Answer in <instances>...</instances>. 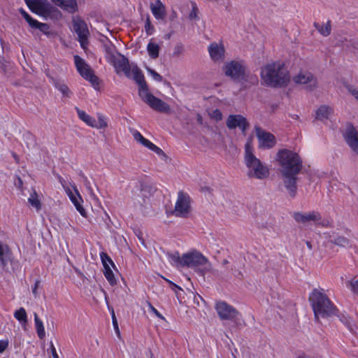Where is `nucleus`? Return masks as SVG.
Here are the masks:
<instances>
[{
    "label": "nucleus",
    "instance_id": "f257e3e1",
    "mask_svg": "<svg viewBox=\"0 0 358 358\" xmlns=\"http://www.w3.org/2000/svg\"><path fill=\"white\" fill-rule=\"evenodd\" d=\"M131 74L133 79L138 85V95L141 99L155 111L169 113L171 110L169 105L149 92L144 75L136 65L131 69Z\"/></svg>",
    "mask_w": 358,
    "mask_h": 358
},
{
    "label": "nucleus",
    "instance_id": "f03ea898",
    "mask_svg": "<svg viewBox=\"0 0 358 358\" xmlns=\"http://www.w3.org/2000/svg\"><path fill=\"white\" fill-rule=\"evenodd\" d=\"M264 83L268 87H282L290 80L289 71L283 62H274L267 64L261 71Z\"/></svg>",
    "mask_w": 358,
    "mask_h": 358
},
{
    "label": "nucleus",
    "instance_id": "7ed1b4c3",
    "mask_svg": "<svg viewBox=\"0 0 358 358\" xmlns=\"http://www.w3.org/2000/svg\"><path fill=\"white\" fill-rule=\"evenodd\" d=\"M309 301L317 321H319L320 317H331L337 315L338 313V309L331 301L327 295L317 289H314L312 291L309 296Z\"/></svg>",
    "mask_w": 358,
    "mask_h": 358
},
{
    "label": "nucleus",
    "instance_id": "20e7f679",
    "mask_svg": "<svg viewBox=\"0 0 358 358\" xmlns=\"http://www.w3.org/2000/svg\"><path fill=\"white\" fill-rule=\"evenodd\" d=\"M276 160L280 166L282 175H297L303 167V162L298 153L287 149L278 150Z\"/></svg>",
    "mask_w": 358,
    "mask_h": 358
},
{
    "label": "nucleus",
    "instance_id": "39448f33",
    "mask_svg": "<svg viewBox=\"0 0 358 358\" xmlns=\"http://www.w3.org/2000/svg\"><path fill=\"white\" fill-rule=\"evenodd\" d=\"M244 159L245 166L248 169V176L250 178L264 180L268 177L269 168L252 153V148L250 143H247L245 145Z\"/></svg>",
    "mask_w": 358,
    "mask_h": 358
},
{
    "label": "nucleus",
    "instance_id": "423d86ee",
    "mask_svg": "<svg viewBox=\"0 0 358 358\" xmlns=\"http://www.w3.org/2000/svg\"><path fill=\"white\" fill-rule=\"evenodd\" d=\"M75 66L79 74L89 81L94 88L99 86V79L94 74V70L79 55L73 57Z\"/></svg>",
    "mask_w": 358,
    "mask_h": 358
},
{
    "label": "nucleus",
    "instance_id": "0eeeda50",
    "mask_svg": "<svg viewBox=\"0 0 358 358\" xmlns=\"http://www.w3.org/2000/svg\"><path fill=\"white\" fill-rule=\"evenodd\" d=\"M226 76L235 82H243L247 80L245 67L241 62L231 61L227 62L222 69Z\"/></svg>",
    "mask_w": 358,
    "mask_h": 358
},
{
    "label": "nucleus",
    "instance_id": "6e6552de",
    "mask_svg": "<svg viewBox=\"0 0 358 358\" xmlns=\"http://www.w3.org/2000/svg\"><path fill=\"white\" fill-rule=\"evenodd\" d=\"M293 217L296 222L302 224H306L308 222L313 221L316 225L327 227L329 223L327 220H322L321 214L315 210L310 211L308 213L295 212L293 213Z\"/></svg>",
    "mask_w": 358,
    "mask_h": 358
},
{
    "label": "nucleus",
    "instance_id": "1a4fd4ad",
    "mask_svg": "<svg viewBox=\"0 0 358 358\" xmlns=\"http://www.w3.org/2000/svg\"><path fill=\"white\" fill-rule=\"evenodd\" d=\"M73 27L78 34V41L81 47L85 49L88 44V37L90 36L86 22L80 17L76 16L73 19Z\"/></svg>",
    "mask_w": 358,
    "mask_h": 358
},
{
    "label": "nucleus",
    "instance_id": "9d476101",
    "mask_svg": "<svg viewBox=\"0 0 358 358\" xmlns=\"http://www.w3.org/2000/svg\"><path fill=\"white\" fill-rule=\"evenodd\" d=\"M190 210L189 196L183 191H180L175 205L174 214L177 217H185L190 212Z\"/></svg>",
    "mask_w": 358,
    "mask_h": 358
},
{
    "label": "nucleus",
    "instance_id": "9b49d317",
    "mask_svg": "<svg viewBox=\"0 0 358 358\" xmlns=\"http://www.w3.org/2000/svg\"><path fill=\"white\" fill-rule=\"evenodd\" d=\"M215 310L222 320H228L235 322L238 316H241L240 313L235 308L224 301L217 302Z\"/></svg>",
    "mask_w": 358,
    "mask_h": 358
},
{
    "label": "nucleus",
    "instance_id": "f8f14e48",
    "mask_svg": "<svg viewBox=\"0 0 358 358\" xmlns=\"http://www.w3.org/2000/svg\"><path fill=\"white\" fill-rule=\"evenodd\" d=\"M208 259L201 252H193L183 255V267L196 268L199 266L207 264Z\"/></svg>",
    "mask_w": 358,
    "mask_h": 358
},
{
    "label": "nucleus",
    "instance_id": "ddd939ff",
    "mask_svg": "<svg viewBox=\"0 0 358 358\" xmlns=\"http://www.w3.org/2000/svg\"><path fill=\"white\" fill-rule=\"evenodd\" d=\"M226 125L229 129L239 128L243 135L246 134L250 127L248 120L242 115H229L226 120Z\"/></svg>",
    "mask_w": 358,
    "mask_h": 358
},
{
    "label": "nucleus",
    "instance_id": "4468645a",
    "mask_svg": "<svg viewBox=\"0 0 358 358\" xmlns=\"http://www.w3.org/2000/svg\"><path fill=\"white\" fill-rule=\"evenodd\" d=\"M26 3L32 12L41 15H49L54 9L47 0H26Z\"/></svg>",
    "mask_w": 358,
    "mask_h": 358
},
{
    "label": "nucleus",
    "instance_id": "2eb2a0df",
    "mask_svg": "<svg viewBox=\"0 0 358 358\" xmlns=\"http://www.w3.org/2000/svg\"><path fill=\"white\" fill-rule=\"evenodd\" d=\"M256 136L259 141V146L270 149L276 144L275 137L270 132H267L259 126L255 127Z\"/></svg>",
    "mask_w": 358,
    "mask_h": 358
},
{
    "label": "nucleus",
    "instance_id": "dca6fc26",
    "mask_svg": "<svg viewBox=\"0 0 358 358\" xmlns=\"http://www.w3.org/2000/svg\"><path fill=\"white\" fill-rule=\"evenodd\" d=\"M110 62L113 64L117 73L122 72L127 78H131V68L129 65V60L124 55H119L118 56H115V55H111Z\"/></svg>",
    "mask_w": 358,
    "mask_h": 358
},
{
    "label": "nucleus",
    "instance_id": "f3484780",
    "mask_svg": "<svg viewBox=\"0 0 358 358\" xmlns=\"http://www.w3.org/2000/svg\"><path fill=\"white\" fill-rule=\"evenodd\" d=\"M343 136L349 147L358 155V131L352 123L347 124Z\"/></svg>",
    "mask_w": 358,
    "mask_h": 358
},
{
    "label": "nucleus",
    "instance_id": "a211bd4d",
    "mask_svg": "<svg viewBox=\"0 0 358 358\" xmlns=\"http://www.w3.org/2000/svg\"><path fill=\"white\" fill-rule=\"evenodd\" d=\"M296 83L307 84L308 88L313 90L317 87V78L310 72H301L294 78Z\"/></svg>",
    "mask_w": 358,
    "mask_h": 358
},
{
    "label": "nucleus",
    "instance_id": "6ab92c4d",
    "mask_svg": "<svg viewBox=\"0 0 358 358\" xmlns=\"http://www.w3.org/2000/svg\"><path fill=\"white\" fill-rule=\"evenodd\" d=\"M208 52L213 62L222 61L224 59L225 50L222 43H210L208 46Z\"/></svg>",
    "mask_w": 358,
    "mask_h": 358
},
{
    "label": "nucleus",
    "instance_id": "aec40b11",
    "mask_svg": "<svg viewBox=\"0 0 358 358\" xmlns=\"http://www.w3.org/2000/svg\"><path fill=\"white\" fill-rule=\"evenodd\" d=\"M283 178L284 185L289 192V194L291 197H295L296 194V175H282Z\"/></svg>",
    "mask_w": 358,
    "mask_h": 358
},
{
    "label": "nucleus",
    "instance_id": "412c9836",
    "mask_svg": "<svg viewBox=\"0 0 358 358\" xmlns=\"http://www.w3.org/2000/svg\"><path fill=\"white\" fill-rule=\"evenodd\" d=\"M56 6L69 13L73 14L78 11L76 0H51Z\"/></svg>",
    "mask_w": 358,
    "mask_h": 358
},
{
    "label": "nucleus",
    "instance_id": "4be33fe9",
    "mask_svg": "<svg viewBox=\"0 0 358 358\" xmlns=\"http://www.w3.org/2000/svg\"><path fill=\"white\" fill-rule=\"evenodd\" d=\"M157 190V188L154 184L146 181L140 182V191L144 203H145V199L152 196Z\"/></svg>",
    "mask_w": 358,
    "mask_h": 358
},
{
    "label": "nucleus",
    "instance_id": "5701e85b",
    "mask_svg": "<svg viewBox=\"0 0 358 358\" xmlns=\"http://www.w3.org/2000/svg\"><path fill=\"white\" fill-rule=\"evenodd\" d=\"M150 9L155 17L157 20H164L166 17V8L160 0H156L155 4L150 5Z\"/></svg>",
    "mask_w": 358,
    "mask_h": 358
},
{
    "label": "nucleus",
    "instance_id": "b1692460",
    "mask_svg": "<svg viewBox=\"0 0 358 358\" xmlns=\"http://www.w3.org/2000/svg\"><path fill=\"white\" fill-rule=\"evenodd\" d=\"M333 113L334 110L331 106L322 105L316 110L315 118L318 120L323 121L329 119Z\"/></svg>",
    "mask_w": 358,
    "mask_h": 358
},
{
    "label": "nucleus",
    "instance_id": "393cba45",
    "mask_svg": "<svg viewBox=\"0 0 358 358\" xmlns=\"http://www.w3.org/2000/svg\"><path fill=\"white\" fill-rule=\"evenodd\" d=\"M10 255L11 252L8 245H3L0 242V266L2 268H5L7 266Z\"/></svg>",
    "mask_w": 358,
    "mask_h": 358
},
{
    "label": "nucleus",
    "instance_id": "a878e982",
    "mask_svg": "<svg viewBox=\"0 0 358 358\" xmlns=\"http://www.w3.org/2000/svg\"><path fill=\"white\" fill-rule=\"evenodd\" d=\"M51 80L55 88L57 89L64 96L69 98L71 96V91L64 82L53 78H51Z\"/></svg>",
    "mask_w": 358,
    "mask_h": 358
},
{
    "label": "nucleus",
    "instance_id": "bb28decb",
    "mask_svg": "<svg viewBox=\"0 0 358 358\" xmlns=\"http://www.w3.org/2000/svg\"><path fill=\"white\" fill-rule=\"evenodd\" d=\"M313 25H314L315 28L318 31V32L324 36H327L331 34V20H328L325 24H320L318 22H314Z\"/></svg>",
    "mask_w": 358,
    "mask_h": 358
},
{
    "label": "nucleus",
    "instance_id": "cd10ccee",
    "mask_svg": "<svg viewBox=\"0 0 358 358\" xmlns=\"http://www.w3.org/2000/svg\"><path fill=\"white\" fill-rule=\"evenodd\" d=\"M329 242L343 248L348 247L350 244V240L343 236H331Z\"/></svg>",
    "mask_w": 358,
    "mask_h": 358
},
{
    "label": "nucleus",
    "instance_id": "c85d7f7f",
    "mask_svg": "<svg viewBox=\"0 0 358 358\" xmlns=\"http://www.w3.org/2000/svg\"><path fill=\"white\" fill-rule=\"evenodd\" d=\"M34 322L38 336L40 339H43L45 336V329L43 322L39 319L36 313H34Z\"/></svg>",
    "mask_w": 358,
    "mask_h": 358
},
{
    "label": "nucleus",
    "instance_id": "c756f323",
    "mask_svg": "<svg viewBox=\"0 0 358 358\" xmlns=\"http://www.w3.org/2000/svg\"><path fill=\"white\" fill-rule=\"evenodd\" d=\"M159 45L152 41L149 42L147 45L148 55L152 59H156L159 57Z\"/></svg>",
    "mask_w": 358,
    "mask_h": 358
},
{
    "label": "nucleus",
    "instance_id": "7c9ffc66",
    "mask_svg": "<svg viewBox=\"0 0 358 358\" xmlns=\"http://www.w3.org/2000/svg\"><path fill=\"white\" fill-rule=\"evenodd\" d=\"M76 110L77 111L78 117L88 126L93 127L94 118L87 115L85 111L79 109L78 108H76Z\"/></svg>",
    "mask_w": 358,
    "mask_h": 358
},
{
    "label": "nucleus",
    "instance_id": "2f4dec72",
    "mask_svg": "<svg viewBox=\"0 0 358 358\" xmlns=\"http://www.w3.org/2000/svg\"><path fill=\"white\" fill-rule=\"evenodd\" d=\"M14 317L17 320L22 324H26L27 323V315L24 308H20L14 313Z\"/></svg>",
    "mask_w": 358,
    "mask_h": 358
},
{
    "label": "nucleus",
    "instance_id": "473e14b6",
    "mask_svg": "<svg viewBox=\"0 0 358 358\" xmlns=\"http://www.w3.org/2000/svg\"><path fill=\"white\" fill-rule=\"evenodd\" d=\"M103 274L108 282L111 285H114L117 284V280L114 276L113 271L110 269L109 265H105L103 266Z\"/></svg>",
    "mask_w": 358,
    "mask_h": 358
},
{
    "label": "nucleus",
    "instance_id": "72a5a7b5",
    "mask_svg": "<svg viewBox=\"0 0 358 358\" xmlns=\"http://www.w3.org/2000/svg\"><path fill=\"white\" fill-rule=\"evenodd\" d=\"M169 258L172 261V264L179 268L183 267V255L180 257L179 253L177 252L174 254L169 255Z\"/></svg>",
    "mask_w": 358,
    "mask_h": 358
},
{
    "label": "nucleus",
    "instance_id": "f704fd0d",
    "mask_svg": "<svg viewBox=\"0 0 358 358\" xmlns=\"http://www.w3.org/2000/svg\"><path fill=\"white\" fill-rule=\"evenodd\" d=\"M31 28L33 29H38L40 30L42 33L45 34H50V26L46 23H43L37 21L36 20L35 22L32 25Z\"/></svg>",
    "mask_w": 358,
    "mask_h": 358
},
{
    "label": "nucleus",
    "instance_id": "c9c22d12",
    "mask_svg": "<svg viewBox=\"0 0 358 358\" xmlns=\"http://www.w3.org/2000/svg\"><path fill=\"white\" fill-rule=\"evenodd\" d=\"M69 197H70V199L71 201H72V203L74 204V206H76L77 210L83 215V216H85L86 215V212L84 209V208L82 206V205L80 203V202L78 201V198L73 195L71 192L69 194Z\"/></svg>",
    "mask_w": 358,
    "mask_h": 358
},
{
    "label": "nucleus",
    "instance_id": "e433bc0d",
    "mask_svg": "<svg viewBox=\"0 0 358 358\" xmlns=\"http://www.w3.org/2000/svg\"><path fill=\"white\" fill-rule=\"evenodd\" d=\"M107 126H108V124H107L106 121L105 120V118L103 115H99L97 121L94 119L93 127H95L97 129H105L107 127Z\"/></svg>",
    "mask_w": 358,
    "mask_h": 358
},
{
    "label": "nucleus",
    "instance_id": "4c0bfd02",
    "mask_svg": "<svg viewBox=\"0 0 358 358\" xmlns=\"http://www.w3.org/2000/svg\"><path fill=\"white\" fill-rule=\"evenodd\" d=\"M134 135V139L141 143L142 145H143L145 147H148V145L150 144V141L146 138H145L142 134L138 131H135L133 134Z\"/></svg>",
    "mask_w": 358,
    "mask_h": 358
},
{
    "label": "nucleus",
    "instance_id": "58836bf2",
    "mask_svg": "<svg viewBox=\"0 0 358 358\" xmlns=\"http://www.w3.org/2000/svg\"><path fill=\"white\" fill-rule=\"evenodd\" d=\"M100 257L103 266H105V265H109L110 264L113 267H115L114 262L107 253L101 252L100 253Z\"/></svg>",
    "mask_w": 358,
    "mask_h": 358
},
{
    "label": "nucleus",
    "instance_id": "ea45409f",
    "mask_svg": "<svg viewBox=\"0 0 358 358\" xmlns=\"http://www.w3.org/2000/svg\"><path fill=\"white\" fill-rule=\"evenodd\" d=\"M145 31L147 35H152L155 31V27L152 24L150 17L148 16L145 23Z\"/></svg>",
    "mask_w": 358,
    "mask_h": 358
},
{
    "label": "nucleus",
    "instance_id": "a19ab883",
    "mask_svg": "<svg viewBox=\"0 0 358 358\" xmlns=\"http://www.w3.org/2000/svg\"><path fill=\"white\" fill-rule=\"evenodd\" d=\"M19 12L22 15V17L27 22L29 25L31 27L36 20L32 18L23 8L19 9Z\"/></svg>",
    "mask_w": 358,
    "mask_h": 358
},
{
    "label": "nucleus",
    "instance_id": "79ce46f5",
    "mask_svg": "<svg viewBox=\"0 0 358 358\" xmlns=\"http://www.w3.org/2000/svg\"><path fill=\"white\" fill-rule=\"evenodd\" d=\"M210 117L215 121L218 122L222 119V113L219 109L213 110L209 113Z\"/></svg>",
    "mask_w": 358,
    "mask_h": 358
},
{
    "label": "nucleus",
    "instance_id": "37998d69",
    "mask_svg": "<svg viewBox=\"0 0 358 358\" xmlns=\"http://www.w3.org/2000/svg\"><path fill=\"white\" fill-rule=\"evenodd\" d=\"M146 69L148 72L151 75V76L157 82H162L163 80L162 76L160 74H159L157 71L149 67H147Z\"/></svg>",
    "mask_w": 358,
    "mask_h": 358
},
{
    "label": "nucleus",
    "instance_id": "c03bdc74",
    "mask_svg": "<svg viewBox=\"0 0 358 358\" xmlns=\"http://www.w3.org/2000/svg\"><path fill=\"white\" fill-rule=\"evenodd\" d=\"M184 51V48L182 44H177L173 49V57H179Z\"/></svg>",
    "mask_w": 358,
    "mask_h": 358
},
{
    "label": "nucleus",
    "instance_id": "a18cd8bd",
    "mask_svg": "<svg viewBox=\"0 0 358 358\" xmlns=\"http://www.w3.org/2000/svg\"><path fill=\"white\" fill-rule=\"evenodd\" d=\"M147 148L157 153L158 155L165 156L164 152L160 148L153 144L152 142L150 143Z\"/></svg>",
    "mask_w": 358,
    "mask_h": 358
},
{
    "label": "nucleus",
    "instance_id": "49530a36",
    "mask_svg": "<svg viewBox=\"0 0 358 358\" xmlns=\"http://www.w3.org/2000/svg\"><path fill=\"white\" fill-rule=\"evenodd\" d=\"M28 201L29 203H31V206L35 207L36 209L38 210L41 208V202L37 197L34 198L31 196L29 198Z\"/></svg>",
    "mask_w": 358,
    "mask_h": 358
},
{
    "label": "nucleus",
    "instance_id": "de8ad7c7",
    "mask_svg": "<svg viewBox=\"0 0 358 358\" xmlns=\"http://www.w3.org/2000/svg\"><path fill=\"white\" fill-rule=\"evenodd\" d=\"M148 304L151 312H152L158 318L165 320L164 317L150 302H148Z\"/></svg>",
    "mask_w": 358,
    "mask_h": 358
},
{
    "label": "nucleus",
    "instance_id": "09e8293b",
    "mask_svg": "<svg viewBox=\"0 0 358 358\" xmlns=\"http://www.w3.org/2000/svg\"><path fill=\"white\" fill-rule=\"evenodd\" d=\"M112 320H113V324L115 333L117 334V336L120 337V332L117 321V319L115 317L114 311H113V313H112Z\"/></svg>",
    "mask_w": 358,
    "mask_h": 358
},
{
    "label": "nucleus",
    "instance_id": "8fccbe9b",
    "mask_svg": "<svg viewBox=\"0 0 358 358\" xmlns=\"http://www.w3.org/2000/svg\"><path fill=\"white\" fill-rule=\"evenodd\" d=\"M8 344L9 342L8 339L0 341V353L3 352L7 349Z\"/></svg>",
    "mask_w": 358,
    "mask_h": 358
},
{
    "label": "nucleus",
    "instance_id": "3c124183",
    "mask_svg": "<svg viewBox=\"0 0 358 358\" xmlns=\"http://www.w3.org/2000/svg\"><path fill=\"white\" fill-rule=\"evenodd\" d=\"M198 8L194 3L193 5L192 10L190 12L189 17L190 20H194L197 17Z\"/></svg>",
    "mask_w": 358,
    "mask_h": 358
},
{
    "label": "nucleus",
    "instance_id": "603ef678",
    "mask_svg": "<svg viewBox=\"0 0 358 358\" xmlns=\"http://www.w3.org/2000/svg\"><path fill=\"white\" fill-rule=\"evenodd\" d=\"M350 287L352 291L358 295V280L355 281L350 282Z\"/></svg>",
    "mask_w": 358,
    "mask_h": 358
},
{
    "label": "nucleus",
    "instance_id": "864d4df0",
    "mask_svg": "<svg viewBox=\"0 0 358 358\" xmlns=\"http://www.w3.org/2000/svg\"><path fill=\"white\" fill-rule=\"evenodd\" d=\"M40 284H41V281L39 280H36L34 285L32 288V293L35 297H37L38 295L37 289L38 288Z\"/></svg>",
    "mask_w": 358,
    "mask_h": 358
},
{
    "label": "nucleus",
    "instance_id": "5fc2aeb1",
    "mask_svg": "<svg viewBox=\"0 0 358 358\" xmlns=\"http://www.w3.org/2000/svg\"><path fill=\"white\" fill-rule=\"evenodd\" d=\"M105 49H106L107 54L109 55V60L110 62L111 61V55H114L113 54V48H111L109 46H106Z\"/></svg>",
    "mask_w": 358,
    "mask_h": 358
},
{
    "label": "nucleus",
    "instance_id": "6e6d98bb",
    "mask_svg": "<svg viewBox=\"0 0 358 358\" xmlns=\"http://www.w3.org/2000/svg\"><path fill=\"white\" fill-rule=\"evenodd\" d=\"M169 283V285L171 286V288L173 290H176V289H181V288L178 286L176 284L173 283V282H171V280H169L167 279H165Z\"/></svg>",
    "mask_w": 358,
    "mask_h": 358
},
{
    "label": "nucleus",
    "instance_id": "4d7b16f0",
    "mask_svg": "<svg viewBox=\"0 0 358 358\" xmlns=\"http://www.w3.org/2000/svg\"><path fill=\"white\" fill-rule=\"evenodd\" d=\"M51 351H52V355L53 358H59V356L56 352V349L52 343H51Z\"/></svg>",
    "mask_w": 358,
    "mask_h": 358
},
{
    "label": "nucleus",
    "instance_id": "13d9d810",
    "mask_svg": "<svg viewBox=\"0 0 358 358\" xmlns=\"http://www.w3.org/2000/svg\"><path fill=\"white\" fill-rule=\"evenodd\" d=\"M349 92L354 96L357 99H358V90L349 88Z\"/></svg>",
    "mask_w": 358,
    "mask_h": 358
},
{
    "label": "nucleus",
    "instance_id": "bf43d9fd",
    "mask_svg": "<svg viewBox=\"0 0 358 358\" xmlns=\"http://www.w3.org/2000/svg\"><path fill=\"white\" fill-rule=\"evenodd\" d=\"M196 120L199 124H203V117H202L201 115L197 114Z\"/></svg>",
    "mask_w": 358,
    "mask_h": 358
},
{
    "label": "nucleus",
    "instance_id": "052dcab7",
    "mask_svg": "<svg viewBox=\"0 0 358 358\" xmlns=\"http://www.w3.org/2000/svg\"><path fill=\"white\" fill-rule=\"evenodd\" d=\"M12 156L13 157V158H14V159H15V162H16L17 164H19V162H20V159H19V157L17 156V155L15 152H13V153H12Z\"/></svg>",
    "mask_w": 358,
    "mask_h": 358
},
{
    "label": "nucleus",
    "instance_id": "680f3d73",
    "mask_svg": "<svg viewBox=\"0 0 358 358\" xmlns=\"http://www.w3.org/2000/svg\"><path fill=\"white\" fill-rule=\"evenodd\" d=\"M297 358H310V357L308 355L303 354V355L299 356Z\"/></svg>",
    "mask_w": 358,
    "mask_h": 358
},
{
    "label": "nucleus",
    "instance_id": "e2e57ef3",
    "mask_svg": "<svg viewBox=\"0 0 358 358\" xmlns=\"http://www.w3.org/2000/svg\"><path fill=\"white\" fill-rule=\"evenodd\" d=\"M206 271V270H203V269L200 270L199 269L198 271L201 273V275L203 276L204 274H205Z\"/></svg>",
    "mask_w": 358,
    "mask_h": 358
},
{
    "label": "nucleus",
    "instance_id": "0e129e2a",
    "mask_svg": "<svg viewBox=\"0 0 358 358\" xmlns=\"http://www.w3.org/2000/svg\"><path fill=\"white\" fill-rule=\"evenodd\" d=\"M18 184L20 187L22 185V180H21L20 178H18Z\"/></svg>",
    "mask_w": 358,
    "mask_h": 358
},
{
    "label": "nucleus",
    "instance_id": "69168bd1",
    "mask_svg": "<svg viewBox=\"0 0 358 358\" xmlns=\"http://www.w3.org/2000/svg\"><path fill=\"white\" fill-rule=\"evenodd\" d=\"M229 264V261L227 259H224L223 262H222V264L225 265V264Z\"/></svg>",
    "mask_w": 358,
    "mask_h": 358
},
{
    "label": "nucleus",
    "instance_id": "338daca9",
    "mask_svg": "<svg viewBox=\"0 0 358 358\" xmlns=\"http://www.w3.org/2000/svg\"><path fill=\"white\" fill-rule=\"evenodd\" d=\"M76 193H77V194H78V198H79L80 200H82V198H81L80 195L79 194V193H78L77 191H76Z\"/></svg>",
    "mask_w": 358,
    "mask_h": 358
},
{
    "label": "nucleus",
    "instance_id": "774afa93",
    "mask_svg": "<svg viewBox=\"0 0 358 358\" xmlns=\"http://www.w3.org/2000/svg\"><path fill=\"white\" fill-rule=\"evenodd\" d=\"M357 100H358V98H357Z\"/></svg>",
    "mask_w": 358,
    "mask_h": 358
}]
</instances>
